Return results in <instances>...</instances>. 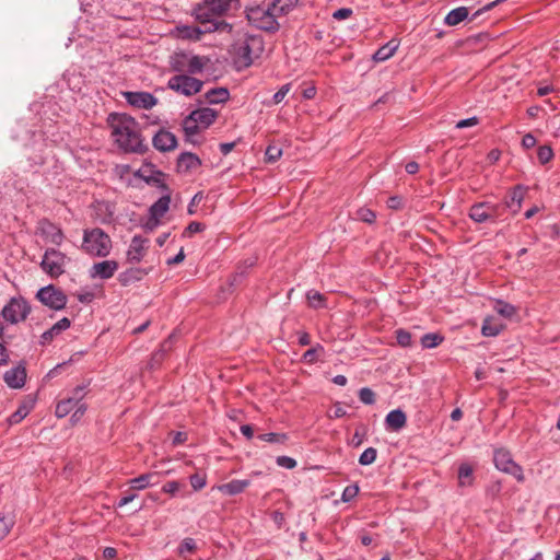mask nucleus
Listing matches in <instances>:
<instances>
[{
	"instance_id": "nucleus-2",
	"label": "nucleus",
	"mask_w": 560,
	"mask_h": 560,
	"mask_svg": "<svg viewBox=\"0 0 560 560\" xmlns=\"http://www.w3.org/2000/svg\"><path fill=\"white\" fill-rule=\"evenodd\" d=\"M237 7L238 0H202L194 7L192 15L198 23L206 25V30L232 33L233 26L224 16Z\"/></svg>"
},
{
	"instance_id": "nucleus-55",
	"label": "nucleus",
	"mask_w": 560,
	"mask_h": 560,
	"mask_svg": "<svg viewBox=\"0 0 560 560\" xmlns=\"http://www.w3.org/2000/svg\"><path fill=\"white\" fill-rule=\"evenodd\" d=\"M301 93H302V96L306 100H311L313 97H315V85L313 83H310V84H306V83H303L301 85Z\"/></svg>"
},
{
	"instance_id": "nucleus-34",
	"label": "nucleus",
	"mask_w": 560,
	"mask_h": 560,
	"mask_svg": "<svg viewBox=\"0 0 560 560\" xmlns=\"http://www.w3.org/2000/svg\"><path fill=\"white\" fill-rule=\"evenodd\" d=\"M444 337L438 332H428L421 337V346L424 349H433L441 345Z\"/></svg>"
},
{
	"instance_id": "nucleus-42",
	"label": "nucleus",
	"mask_w": 560,
	"mask_h": 560,
	"mask_svg": "<svg viewBox=\"0 0 560 560\" xmlns=\"http://www.w3.org/2000/svg\"><path fill=\"white\" fill-rule=\"evenodd\" d=\"M355 215L358 220L369 224L374 223L376 219V213L373 210L365 207L358 209Z\"/></svg>"
},
{
	"instance_id": "nucleus-27",
	"label": "nucleus",
	"mask_w": 560,
	"mask_h": 560,
	"mask_svg": "<svg viewBox=\"0 0 560 560\" xmlns=\"http://www.w3.org/2000/svg\"><path fill=\"white\" fill-rule=\"evenodd\" d=\"M503 328L504 325L500 320L493 317H487L482 323L481 332L486 337H495Z\"/></svg>"
},
{
	"instance_id": "nucleus-26",
	"label": "nucleus",
	"mask_w": 560,
	"mask_h": 560,
	"mask_svg": "<svg viewBox=\"0 0 560 560\" xmlns=\"http://www.w3.org/2000/svg\"><path fill=\"white\" fill-rule=\"evenodd\" d=\"M171 203V197L168 195L162 196L159 198L150 208H149V214L161 221V219L165 215V213L168 211Z\"/></svg>"
},
{
	"instance_id": "nucleus-59",
	"label": "nucleus",
	"mask_w": 560,
	"mask_h": 560,
	"mask_svg": "<svg viewBox=\"0 0 560 560\" xmlns=\"http://www.w3.org/2000/svg\"><path fill=\"white\" fill-rule=\"evenodd\" d=\"M352 14V10L349 8H341L336 10L332 13V18L336 20H345L348 19Z\"/></svg>"
},
{
	"instance_id": "nucleus-30",
	"label": "nucleus",
	"mask_w": 560,
	"mask_h": 560,
	"mask_svg": "<svg viewBox=\"0 0 560 560\" xmlns=\"http://www.w3.org/2000/svg\"><path fill=\"white\" fill-rule=\"evenodd\" d=\"M230 97V92L225 88H214L206 93V100L209 104L225 103Z\"/></svg>"
},
{
	"instance_id": "nucleus-11",
	"label": "nucleus",
	"mask_w": 560,
	"mask_h": 560,
	"mask_svg": "<svg viewBox=\"0 0 560 560\" xmlns=\"http://www.w3.org/2000/svg\"><path fill=\"white\" fill-rule=\"evenodd\" d=\"M493 462L499 470L512 475L518 481L524 480V475L521 466L513 460L512 455L510 454L509 451L503 448L494 451Z\"/></svg>"
},
{
	"instance_id": "nucleus-25",
	"label": "nucleus",
	"mask_w": 560,
	"mask_h": 560,
	"mask_svg": "<svg viewBox=\"0 0 560 560\" xmlns=\"http://www.w3.org/2000/svg\"><path fill=\"white\" fill-rule=\"evenodd\" d=\"M250 485L249 479H233L230 482L218 486V490L228 495L242 493Z\"/></svg>"
},
{
	"instance_id": "nucleus-31",
	"label": "nucleus",
	"mask_w": 560,
	"mask_h": 560,
	"mask_svg": "<svg viewBox=\"0 0 560 560\" xmlns=\"http://www.w3.org/2000/svg\"><path fill=\"white\" fill-rule=\"evenodd\" d=\"M397 48L398 44L395 40H389L375 51L373 58L375 61H385L395 54Z\"/></svg>"
},
{
	"instance_id": "nucleus-58",
	"label": "nucleus",
	"mask_w": 560,
	"mask_h": 560,
	"mask_svg": "<svg viewBox=\"0 0 560 560\" xmlns=\"http://www.w3.org/2000/svg\"><path fill=\"white\" fill-rule=\"evenodd\" d=\"M174 338L175 336L171 335L165 341L162 342L160 349L156 352H162L163 358H165L166 353L172 349Z\"/></svg>"
},
{
	"instance_id": "nucleus-22",
	"label": "nucleus",
	"mask_w": 560,
	"mask_h": 560,
	"mask_svg": "<svg viewBox=\"0 0 560 560\" xmlns=\"http://www.w3.org/2000/svg\"><path fill=\"white\" fill-rule=\"evenodd\" d=\"M201 165V160L191 152H184L177 159V171L188 173L197 170Z\"/></svg>"
},
{
	"instance_id": "nucleus-63",
	"label": "nucleus",
	"mask_w": 560,
	"mask_h": 560,
	"mask_svg": "<svg viewBox=\"0 0 560 560\" xmlns=\"http://www.w3.org/2000/svg\"><path fill=\"white\" fill-rule=\"evenodd\" d=\"M160 225V221L158 219L152 218L149 214L148 220L143 223V229L148 232L154 231Z\"/></svg>"
},
{
	"instance_id": "nucleus-12",
	"label": "nucleus",
	"mask_w": 560,
	"mask_h": 560,
	"mask_svg": "<svg viewBox=\"0 0 560 560\" xmlns=\"http://www.w3.org/2000/svg\"><path fill=\"white\" fill-rule=\"evenodd\" d=\"M38 233L45 241L56 246H60L65 240L62 230L49 220H42L38 223Z\"/></svg>"
},
{
	"instance_id": "nucleus-46",
	"label": "nucleus",
	"mask_w": 560,
	"mask_h": 560,
	"mask_svg": "<svg viewBox=\"0 0 560 560\" xmlns=\"http://www.w3.org/2000/svg\"><path fill=\"white\" fill-rule=\"evenodd\" d=\"M537 156L541 164H546L553 158V151L549 145H540L537 151Z\"/></svg>"
},
{
	"instance_id": "nucleus-47",
	"label": "nucleus",
	"mask_w": 560,
	"mask_h": 560,
	"mask_svg": "<svg viewBox=\"0 0 560 560\" xmlns=\"http://www.w3.org/2000/svg\"><path fill=\"white\" fill-rule=\"evenodd\" d=\"M359 399L365 405H373L375 402V393L369 387H363L359 390Z\"/></svg>"
},
{
	"instance_id": "nucleus-33",
	"label": "nucleus",
	"mask_w": 560,
	"mask_h": 560,
	"mask_svg": "<svg viewBox=\"0 0 560 560\" xmlns=\"http://www.w3.org/2000/svg\"><path fill=\"white\" fill-rule=\"evenodd\" d=\"M197 550V544L194 538L187 537L178 545L177 553L179 557L186 559Z\"/></svg>"
},
{
	"instance_id": "nucleus-45",
	"label": "nucleus",
	"mask_w": 560,
	"mask_h": 560,
	"mask_svg": "<svg viewBox=\"0 0 560 560\" xmlns=\"http://www.w3.org/2000/svg\"><path fill=\"white\" fill-rule=\"evenodd\" d=\"M396 340L397 343L402 348H408L412 345L411 334L405 329L396 330Z\"/></svg>"
},
{
	"instance_id": "nucleus-16",
	"label": "nucleus",
	"mask_w": 560,
	"mask_h": 560,
	"mask_svg": "<svg viewBox=\"0 0 560 560\" xmlns=\"http://www.w3.org/2000/svg\"><path fill=\"white\" fill-rule=\"evenodd\" d=\"M153 147L161 152L172 151L177 147L175 135L168 130L160 129L152 139Z\"/></svg>"
},
{
	"instance_id": "nucleus-3",
	"label": "nucleus",
	"mask_w": 560,
	"mask_h": 560,
	"mask_svg": "<svg viewBox=\"0 0 560 560\" xmlns=\"http://www.w3.org/2000/svg\"><path fill=\"white\" fill-rule=\"evenodd\" d=\"M262 38L260 35L237 31L231 46V55L238 69L249 67L254 59L262 51Z\"/></svg>"
},
{
	"instance_id": "nucleus-32",
	"label": "nucleus",
	"mask_w": 560,
	"mask_h": 560,
	"mask_svg": "<svg viewBox=\"0 0 560 560\" xmlns=\"http://www.w3.org/2000/svg\"><path fill=\"white\" fill-rule=\"evenodd\" d=\"M474 482V469L467 464L463 463L458 468V486L470 487Z\"/></svg>"
},
{
	"instance_id": "nucleus-52",
	"label": "nucleus",
	"mask_w": 560,
	"mask_h": 560,
	"mask_svg": "<svg viewBox=\"0 0 560 560\" xmlns=\"http://www.w3.org/2000/svg\"><path fill=\"white\" fill-rule=\"evenodd\" d=\"M276 463L278 466L287 469H293L296 466V460L294 458L284 455L278 456Z\"/></svg>"
},
{
	"instance_id": "nucleus-19",
	"label": "nucleus",
	"mask_w": 560,
	"mask_h": 560,
	"mask_svg": "<svg viewBox=\"0 0 560 560\" xmlns=\"http://www.w3.org/2000/svg\"><path fill=\"white\" fill-rule=\"evenodd\" d=\"M71 325L69 318L63 317L54 324L48 330L44 331L40 336L39 343L42 346L49 345L57 336L67 330Z\"/></svg>"
},
{
	"instance_id": "nucleus-37",
	"label": "nucleus",
	"mask_w": 560,
	"mask_h": 560,
	"mask_svg": "<svg viewBox=\"0 0 560 560\" xmlns=\"http://www.w3.org/2000/svg\"><path fill=\"white\" fill-rule=\"evenodd\" d=\"M494 310L505 318H511L516 313V308L512 304L502 300L497 301Z\"/></svg>"
},
{
	"instance_id": "nucleus-14",
	"label": "nucleus",
	"mask_w": 560,
	"mask_h": 560,
	"mask_svg": "<svg viewBox=\"0 0 560 560\" xmlns=\"http://www.w3.org/2000/svg\"><path fill=\"white\" fill-rule=\"evenodd\" d=\"M124 95L128 104L137 108L150 109L158 103L156 97L149 92H126Z\"/></svg>"
},
{
	"instance_id": "nucleus-64",
	"label": "nucleus",
	"mask_w": 560,
	"mask_h": 560,
	"mask_svg": "<svg viewBox=\"0 0 560 560\" xmlns=\"http://www.w3.org/2000/svg\"><path fill=\"white\" fill-rule=\"evenodd\" d=\"M387 207L393 210H398L402 207V199L398 196L389 197L387 200Z\"/></svg>"
},
{
	"instance_id": "nucleus-23",
	"label": "nucleus",
	"mask_w": 560,
	"mask_h": 560,
	"mask_svg": "<svg viewBox=\"0 0 560 560\" xmlns=\"http://www.w3.org/2000/svg\"><path fill=\"white\" fill-rule=\"evenodd\" d=\"M190 115L192 120H196V122H198L201 128H208L211 124L214 122L218 114L215 110L209 107H203L192 110Z\"/></svg>"
},
{
	"instance_id": "nucleus-10",
	"label": "nucleus",
	"mask_w": 560,
	"mask_h": 560,
	"mask_svg": "<svg viewBox=\"0 0 560 560\" xmlns=\"http://www.w3.org/2000/svg\"><path fill=\"white\" fill-rule=\"evenodd\" d=\"M36 298L40 303L56 311L62 310L67 304V295L52 284L39 289Z\"/></svg>"
},
{
	"instance_id": "nucleus-36",
	"label": "nucleus",
	"mask_w": 560,
	"mask_h": 560,
	"mask_svg": "<svg viewBox=\"0 0 560 560\" xmlns=\"http://www.w3.org/2000/svg\"><path fill=\"white\" fill-rule=\"evenodd\" d=\"M155 476V474H142L139 477H136L129 480V485L131 489L135 490H143L151 485V479Z\"/></svg>"
},
{
	"instance_id": "nucleus-28",
	"label": "nucleus",
	"mask_w": 560,
	"mask_h": 560,
	"mask_svg": "<svg viewBox=\"0 0 560 560\" xmlns=\"http://www.w3.org/2000/svg\"><path fill=\"white\" fill-rule=\"evenodd\" d=\"M34 407V400L32 399H28V400H24L20 406L19 408L16 409V411H14L10 417H9V423L10 424H18L20 423L30 412L31 410L33 409Z\"/></svg>"
},
{
	"instance_id": "nucleus-29",
	"label": "nucleus",
	"mask_w": 560,
	"mask_h": 560,
	"mask_svg": "<svg viewBox=\"0 0 560 560\" xmlns=\"http://www.w3.org/2000/svg\"><path fill=\"white\" fill-rule=\"evenodd\" d=\"M468 14L469 11L466 7H458L446 14L444 23L448 26H455L467 19Z\"/></svg>"
},
{
	"instance_id": "nucleus-7",
	"label": "nucleus",
	"mask_w": 560,
	"mask_h": 560,
	"mask_svg": "<svg viewBox=\"0 0 560 560\" xmlns=\"http://www.w3.org/2000/svg\"><path fill=\"white\" fill-rule=\"evenodd\" d=\"M31 312V305L22 296L11 298L1 311V315L10 324L25 320Z\"/></svg>"
},
{
	"instance_id": "nucleus-1",
	"label": "nucleus",
	"mask_w": 560,
	"mask_h": 560,
	"mask_svg": "<svg viewBox=\"0 0 560 560\" xmlns=\"http://www.w3.org/2000/svg\"><path fill=\"white\" fill-rule=\"evenodd\" d=\"M112 137L117 147L126 153H143L147 145L140 132L138 121L126 114L113 113L108 116Z\"/></svg>"
},
{
	"instance_id": "nucleus-15",
	"label": "nucleus",
	"mask_w": 560,
	"mask_h": 560,
	"mask_svg": "<svg viewBox=\"0 0 560 560\" xmlns=\"http://www.w3.org/2000/svg\"><path fill=\"white\" fill-rule=\"evenodd\" d=\"M524 197L525 188L522 185L515 186L504 202L500 203L502 206V214L506 210H510L513 214H516L522 208Z\"/></svg>"
},
{
	"instance_id": "nucleus-13",
	"label": "nucleus",
	"mask_w": 560,
	"mask_h": 560,
	"mask_svg": "<svg viewBox=\"0 0 560 560\" xmlns=\"http://www.w3.org/2000/svg\"><path fill=\"white\" fill-rule=\"evenodd\" d=\"M149 248V240L140 235H135L131 238L130 245L127 250V261L129 264L140 262L145 256Z\"/></svg>"
},
{
	"instance_id": "nucleus-41",
	"label": "nucleus",
	"mask_w": 560,
	"mask_h": 560,
	"mask_svg": "<svg viewBox=\"0 0 560 560\" xmlns=\"http://www.w3.org/2000/svg\"><path fill=\"white\" fill-rule=\"evenodd\" d=\"M205 65H206L205 58L199 57V56H194L188 61L187 71L192 74L199 73L202 71Z\"/></svg>"
},
{
	"instance_id": "nucleus-35",
	"label": "nucleus",
	"mask_w": 560,
	"mask_h": 560,
	"mask_svg": "<svg viewBox=\"0 0 560 560\" xmlns=\"http://www.w3.org/2000/svg\"><path fill=\"white\" fill-rule=\"evenodd\" d=\"M77 407V405L68 397V398H65L62 400H60L57 406H56V410H55V415L56 417L58 418H65L66 416H68L74 408Z\"/></svg>"
},
{
	"instance_id": "nucleus-17",
	"label": "nucleus",
	"mask_w": 560,
	"mask_h": 560,
	"mask_svg": "<svg viewBox=\"0 0 560 560\" xmlns=\"http://www.w3.org/2000/svg\"><path fill=\"white\" fill-rule=\"evenodd\" d=\"M3 380L10 388H22L26 382V368L23 363L8 370Z\"/></svg>"
},
{
	"instance_id": "nucleus-54",
	"label": "nucleus",
	"mask_w": 560,
	"mask_h": 560,
	"mask_svg": "<svg viewBox=\"0 0 560 560\" xmlns=\"http://www.w3.org/2000/svg\"><path fill=\"white\" fill-rule=\"evenodd\" d=\"M73 413L71 415L70 421L72 424H75L80 421V419L83 417V415L86 411V405L80 404L77 405V407L73 409Z\"/></svg>"
},
{
	"instance_id": "nucleus-44",
	"label": "nucleus",
	"mask_w": 560,
	"mask_h": 560,
	"mask_svg": "<svg viewBox=\"0 0 560 560\" xmlns=\"http://www.w3.org/2000/svg\"><path fill=\"white\" fill-rule=\"evenodd\" d=\"M265 155H266L267 162L273 163V162H277L281 158L282 150L279 145L270 144L266 149Z\"/></svg>"
},
{
	"instance_id": "nucleus-38",
	"label": "nucleus",
	"mask_w": 560,
	"mask_h": 560,
	"mask_svg": "<svg viewBox=\"0 0 560 560\" xmlns=\"http://www.w3.org/2000/svg\"><path fill=\"white\" fill-rule=\"evenodd\" d=\"M200 128L201 126L196 120H192L190 114L183 121V129L187 138L197 135Z\"/></svg>"
},
{
	"instance_id": "nucleus-9",
	"label": "nucleus",
	"mask_w": 560,
	"mask_h": 560,
	"mask_svg": "<svg viewBox=\"0 0 560 560\" xmlns=\"http://www.w3.org/2000/svg\"><path fill=\"white\" fill-rule=\"evenodd\" d=\"M203 85V82L187 74H177L168 80L167 86L185 96H190L198 93Z\"/></svg>"
},
{
	"instance_id": "nucleus-24",
	"label": "nucleus",
	"mask_w": 560,
	"mask_h": 560,
	"mask_svg": "<svg viewBox=\"0 0 560 560\" xmlns=\"http://www.w3.org/2000/svg\"><path fill=\"white\" fill-rule=\"evenodd\" d=\"M149 273V270L138 267H131L124 272H121L118 277L119 282L122 285H130L133 282L142 280Z\"/></svg>"
},
{
	"instance_id": "nucleus-51",
	"label": "nucleus",
	"mask_w": 560,
	"mask_h": 560,
	"mask_svg": "<svg viewBox=\"0 0 560 560\" xmlns=\"http://www.w3.org/2000/svg\"><path fill=\"white\" fill-rule=\"evenodd\" d=\"M291 90V83H287L284 85H282L275 94H273V97H272V102L273 104H279L281 103L284 97L288 95V93L290 92Z\"/></svg>"
},
{
	"instance_id": "nucleus-43",
	"label": "nucleus",
	"mask_w": 560,
	"mask_h": 560,
	"mask_svg": "<svg viewBox=\"0 0 560 560\" xmlns=\"http://www.w3.org/2000/svg\"><path fill=\"white\" fill-rule=\"evenodd\" d=\"M377 456V451L374 447H368L363 451V453L359 457V463L362 466L371 465L375 462Z\"/></svg>"
},
{
	"instance_id": "nucleus-20",
	"label": "nucleus",
	"mask_w": 560,
	"mask_h": 560,
	"mask_svg": "<svg viewBox=\"0 0 560 560\" xmlns=\"http://www.w3.org/2000/svg\"><path fill=\"white\" fill-rule=\"evenodd\" d=\"M199 25H184L177 27L178 36L183 39L190 40H200L203 34L213 33L214 30H206V25L203 23H198Z\"/></svg>"
},
{
	"instance_id": "nucleus-56",
	"label": "nucleus",
	"mask_w": 560,
	"mask_h": 560,
	"mask_svg": "<svg viewBox=\"0 0 560 560\" xmlns=\"http://www.w3.org/2000/svg\"><path fill=\"white\" fill-rule=\"evenodd\" d=\"M180 488V483L178 481H168L162 487V491L168 494H176Z\"/></svg>"
},
{
	"instance_id": "nucleus-61",
	"label": "nucleus",
	"mask_w": 560,
	"mask_h": 560,
	"mask_svg": "<svg viewBox=\"0 0 560 560\" xmlns=\"http://www.w3.org/2000/svg\"><path fill=\"white\" fill-rule=\"evenodd\" d=\"M203 229H205V225L202 223L192 221L186 228V233L191 235V234L203 231Z\"/></svg>"
},
{
	"instance_id": "nucleus-8",
	"label": "nucleus",
	"mask_w": 560,
	"mask_h": 560,
	"mask_svg": "<svg viewBox=\"0 0 560 560\" xmlns=\"http://www.w3.org/2000/svg\"><path fill=\"white\" fill-rule=\"evenodd\" d=\"M66 255L55 248H47L44 253L40 267L52 278H57L65 272Z\"/></svg>"
},
{
	"instance_id": "nucleus-6",
	"label": "nucleus",
	"mask_w": 560,
	"mask_h": 560,
	"mask_svg": "<svg viewBox=\"0 0 560 560\" xmlns=\"http://www.w3.org/2000/svg\"><path fill=\"white\" fill-rule=\"evenodd\" d=\"M468 217L476 223H495L502 217V206L490 201L476 202L469 208Z\"/></svg>"
},
{
	"instance_id": "nucleus-39",
	"label": "nucleus",
	"mask_w": 560,
	"mask_h": 560,
	"mask_svg": "<svg viewBox=\"0 0 560 560\" xmlns=\"http://www.w3.org/2000/svg\"><path fill=\"white\" fill-rule=\"evenodd\" d=\"M299 0H271L270 2L281 15L287 14L292 8L296 5Z\"/></svg>"
},
{
	"instance_id": "nucleus-21",
	"label": "nucleus",
	"mask_w": 560,
	"mask_h": 560,
	"mask_svg": "<svg viewBox=\"0 0 560 560\" xmlns=\"http://www.w3.org/2000/svg\"><path fill=\"white\" fill-rule=\"evenodd\" d=\"M407 422L406 413L401 409H394L389 411L385 418V427L388 431L398 432Z\"/></svg>"
},
{
	"instance_id": "nucleus-53",
	"label": "nucleus",
	"mask_w": 560,
	"mask_h": 560,
	"mask_svg": "<svg viewBox=\"0 0 560 560\" xmlns=\"http://www.w3.org/2000/svg\"><path fill=\"white\" fill-rule=\"evenodd\" d=\"M85 396V387L84 386H77L69 397L75 405L83 404L82 400Z\"/></svg>"
},
{
	"instance_id": "nucleus-48",
	"label": "nucleus",
	"mask_w": 560,
	"mask_h": 560,
	"mask_svg": "<svg viewBox=\"0 0 560 560\" xmlns=\"http://www.w3.org/2000/svg\"><path fill=\"white\" fill-rule=\"evenodd\" d=\"M190 485L195 491H199L203 489L207 485V478L206 475L201 474H194L189 478Z\"/></svg>"
},
{
	"instance_id": "nucleus-18",
	"label": "nucleus",
	"mask_w": 560,
	"mask_h": 560,
	"mask_svg": "<svg viewBox=\"0 0 560 560\" xmlns=\"http://www.w3.org/2000/svg\"><path fill=\"white\" fill-rule=\"evenodd\" d=\"M118 269V262L116 260H103L95 262L91 270L90 276L92 278H100L103 280L109 279Z\"/></svg>"
},
{
	"instance_id": "nucleus-4",
	"label": "nucleus",
	"mask_w": 560,
	"mask_h": 560,
	"mask_svg": "<svg viewBox=\"0 0 560 560\" xmlns=\"http://www.w3.org/2000/svg\"><path fill=\"white\" fill-rule=\"evenodd\" d=\"M281 15L273 4L269 2L264 5H256L246 9V18L248 22L256 28L275 32L279 28L277 18Z\"/></svg>"
},
{
	"instance_id": "nucleus-50",
	"label": "nucleus",
	"mask_w": 560,
	"mask_h": 560,
	"mask_svg": "<svg viewBox=\"0 0 560 560\" xmlns=\"http://www.w3.org/2000/svg\"><path fill=\"white\" fill-rule=\"evenodd\" d=\"M12 526L13 521L11 517L0 516V539L4 538L9 534Z\"/></svg>"
},
{
	"instance_id": "nucleus-40",
	"label": "nucleus",
	"mask_w": 560,
	"mask_h": 560,
	"mask_svg": "<svg viewBox=\"0 0 560 560\" xmlns=\"http://www.w3.org/2000/svg\"><path fill=\"white\" fill-rule=\"evenodd\" d=\"M258 439L269 443L284 444L288 440V435L285 433L270 432L258 435Z\"/></svg>"
},
{
	"instance_id": "nucleus-57",
	"label": "nucleus",
	"mask_w": 560,
	"mask_h": 560,
	"mask_svg": "<svg viewBox=\"0 0 560 560\" xmlns=\"http://www.w3.org/2000/svg\"><path fill=\"white\" fill-rule=\"evenodd\" d=\"M477 124H478V118L474 116V117L462 119V120L457 121L456 128H458V129L468 128V127L476 126Z\"/></svg>"
},
{
	"instance_id": "nucleus-62",
	"label": "nucleus",
	"mask_w": 560,
	"mask_h": 560,
	"mask_svg": "<svg viewBox=\"0 0 560 560\" xmlns=\"http://www.w3.org/2000/svg\"><path fill=\"white\" fill-rule=\"evenodd\" d=\"M536 138L532 133H526L522 139V145L524 149H532L536 145Z\"/></svg>"
},
{
	"instance_id": "nucleus-5",
	"label": "nucleus",
	"mask_w": 560,
	"mask_h": 560,
	"mask_svg": "<svg viewBox=\"0 0 560 560\" xmlns=\"http://www.w3.org/2000/svg\"><path fill=\"white\" fill-rule=\"evenodd\" d=\"M82 249L95 257H106L112 250V240L100 228L83 231Z\"/></svg>"
},
{
	"instance_id": "nucleus-60",
	"label": "nucleus",
	"mask_w": 560,
	"mask_h": 560,
	"mask_svg": "<svg viewBox=\"0 0 560 560\" xmlns=\"http://www.w3.org/2000/svg\"><path fill=\"white\" fill-rule=\"evenodd\" d=\"M163 360H164V358H163V353H162V352H156V351H155V352L152 354L151 360H150V362H149V364H148V365H149V368H150L151 370H154L155 368H158V366L161 364V362H162Z\"/></svg>"
},
{
	"instance_id": "nucleus-49",
	"label": "nucleus",
	"mask_w": 560,
	"mask_h": 560,
	"mask_svg": "<svg viewBox=\"0 0 560 560\" xmlns=\"http://www.w3.org/2000/svg\"><path fill=\"white\" fill-rule=\"evenodd\" d=\"M359 493V487L357 485H349L347 486L341 494V500L343 502H350L352 499H354Z\"/></svg>"
}]
</instances>
